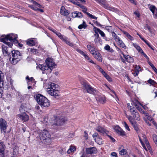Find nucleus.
Masks as SVG:
<instances>
[{
    "mask_svg": "<svg viewBox=\"0 0 157 157\" xmlns=\"http://www.w3.org/2000/svg\"><path fill=\"white\" fill-rule=\"evenodd\" d=\"M31 2L33 3L34 5H35L36 6L40 7V5L38 3L36 2H35L34 1L32 0Z\"/></svg>",
    "mask_w": 157,
    "mask_h": 157,
    "instance_id": "nucleus-50",
    "label": "nucleus"
},
{
    "mask_svg": "<svg viewBox=\"0 0 157 157\" xmlns=\"http://www.w3.org/2000/svg\"><path fill=\"white\" fill-rule=\"evenodd\" d=\"M106 29L109 32H111V33L112 32H113V29L111 26L106 27Z\"/></svg>",
    "mask_w": 157,
    "mask_h": 157,
    "instance_id": "nucleus-49",
    "label": "nucleus"
},
{
    "mask_svg": "<svg viewBox=\"0 0 157 157\" xmlns=\"http://www.w3.org/2000/svg\"><path fill=\"white\" fill-rule=\"evenodd\" d=\"M132 103L134 105L140 112H141L143 110V109L139 106V105H141V104L138 101L135 100L132 102Z\"/></svg>",
    "mask_w": 157,
    "mask_h": 157,
    "instance_id": "nucleus-18",
    "label": "nucleus"
},
{
    "mask_svg": "<svg viewBox=\"0 0 157 157\" xmlns=\"http://www.w3.org/2000/svg\"><path fill=\"white\" fill-rule=\"evenodd\" d=\"M118 44L121 47H122L124 48H126V46L123 43L122 40H120L119 41H118L117 42Z\"/></svg>",
    "mask_w": 157,
    "mask_h": 157,
    "instance_id": "nucleus-34",
    "label": "nucleus"
},
{
    "mask_svg": "<svg viewBox=\"0 0 157 157\" xmlns=\"http://www.w3.org/2000/svg\"><path fill=\"white\" fill-rule=\"evenodd\" d=\"M130 107L131 108L130 109V110L132 115L133 116H133L135 115V113H134L138 112L135 109L134 107H132L131 106H130Z\"/></svg>",
    "mask_w": 157,
    "mask_h": 157,
    "instance_id": "nucleus-35",
    "label": "nucleus"
},
{
    "mask_svg": "<svg viewBox=\"0 0 157 157\" xmlns=\"http://www.w3.org/2000/svg\"><path fill=\"white\" fill-rule=\"evenodd\" d=\"M124 57L126 60L127 62L130 63H132L134 61V59L132 57L128 55H123Z\"/></svg>",
    "mask_w": 157,
    "mask_h": 157,
    "instance_id": "nucleus-20",
    "label": "nucleus"
},
{
    "mask_svg": "<svg viewBox=\"0 0 157 157\" xmlns=\"http://www.w3.org/2000/svg\"><path fill=\"white\" fill-rule=\"evenodd\" d=\"M95 34H94L95 38L94 41L95 43H97L99 42L100 38L99 37L98 34L96 32H95Z\"/></svg>",
    "mask_w": 157,
    "mask_h": 157,
    "instance_id": "nucleus-28",
    "label": "nucleus"
},
{
    "mask_svg": "<svg viewBox=\"0 0 157 157\" xmlns=\"http://www.w3.org/2000/svg\"><path fill=\"white\" fill-rule=\"evenodd\" d=\"M145 116L146 119L149 120L150 121H151L153 120V118L151 117L149 114L147 113H145Z\"/></svg>",
    "mask_w": 157,
    "mask_h": 157,
    "instance_id": "nucleus-45",
    "label": "nucleus"
},
{
    "mask_svg": "<svg viewBox=\"0 0 157 157\" xmlns=\"http://www.w3.org/2000/svg\"><path fill=\"white\" fill-rule=\"evenodd\" d=\"M56 86L54 83L50 82L49 83L48 87L47 89L48 93L55 98L58 96L59 94V90L56 89Z\"/></svg>",
    "mask_w": 157,
    "mask_h": 157,
    "instance_id": "nucleus-6",
    "label": "nucleus"
},
{
    "mask_svg": "<svg viewBox=\"0 0 157 157\" xmlns=\"http://www.w3.org/2000/svg\"><path fill=\"white\" fill-rule=\"evenodd\" d=\"M82 11L84 13H86V14L89 16L91 18L95 19H97V17H96L95 16H94L92 15L91 14H90L89 13L86 12L87 11V9L86 8H83V9H82Z\"/></svg>",
    "mask_w": 157,
    "mask_h": 157,
    "instance_id": "nucleus-21",
    "label": "nucleus"
},
{
    "mask_svg": "<svg viewBox=\"0 0 157 157\" xmlns=\"http://www.w3.org/2000/svg\"><path fill=\"white\" fill-rule=\"evenodd\" d=\"M149 9L152 13L157 10L155 7L153 5H151L149 7Z\"/></svg>",
    "mask_w": 157,
    "mask_h": 157,
    "instance_id": "nucleus-39",
    "label": "nucleus"
},
{
    "mask_svg": "<svg viewBox=\"0 0 157 157\" xmlns=\"http://www.w3.org/2000/svg\"><path fill=\"white\" fill-rule=\"evenodd\" d=\"M148 63L151 66V67L153 69L155 67L154 65L149 61H148Z\"/></svg>",
    "mask_w": 157,
    "mask_h": 157,
    "instance_id": "nucleus-63",
    "label": "nucleus"
},
{
    "mask_svg": "<svg viewBox=\"0 0 157 157\" xmlns=\"http://www.w3.org/2000/svg\"><path fill=\"white\" fill-rule=\"evenodd\" d=\"M106 135L108 136L109 138L110 139L113 141V142H115V139L113 138L111 136H109V135H108L107 134H106Z\"/></svg>",
    "mask_w": 157,
    "mask_h": 157,
    "instance_id": "nucleus-60",
    "label": "nucleus"
},
{
    "mask_svg": "<svg viewBox=\"0 0 157 157\" xmlns=\"http://www.w3.org/2000/svg\"><path fill=\"white\" fill-rule=\"evenodd\" d=\"M144 41L152 50H154V49L153 48V46L151 45L147 40H145Z\"/></svg>",
    "mask_w": 157,
    "mask_h": 157,
    "instance_id": "nucleus-48",
    "label": "nucleus"
},
{
    "mask_svg": "<svg viewBox=\"0 0 157 157\" xmlns=\"http://www.w3.org/2000/svg\"><path fill=\"white\" fill-rule=\"evenodd\" d=\"M112 35L114 39L116 40L117 42L120 40H121L120 38L114 32H112Z\"/></svg>",
    "mask_w": 157,
    "mask_h": 157,
    "instance_id": "nucleus-32",
    "label": "nucleus"
},
{
    "mask_svg": "<svg viewBox=\"0 0 157 157\" xmlns=\"http://www.w3.org/2000/svg\"><path fill=\"white\" fill-rule=\"evenodd\" d=\"M3 74L2 71H0V88H1L3 86Z\"/></svg>",
    "mask_w": 157,
    "mask_h": 157,
    "instance_id": "nucleus-26",
    "label": "nucleus"
},
{
    "mask_svg": "<svg viewBox=\"0 0 157 157\" xmlns=\"http://www.w3.org/2000/svg\"><path fill=\"white\" fill-rule=\"evenodd\" d=\"M84 137L85 140H86L88 139V135L86 131L84 132Z\"/></svg>",
    "mask_w": 157,
    "mask_h": 157,
    "instance_id": "nucleus-53",
    "label": "nucleus"
},
{
    "mask_svg": "<svg viewBox=\"0 0 157 157\" xmlns=\"http://www.w3.org/2000/svg\"><path fill=\"white\" fill-rule=\"evenodd\" d=\"M71 15L72 17L73 18H82L83 17L82 13L81 12L77 11H75L72 13Z\"/></svg>",
    "mask_w": 157,
    "mask_h": 157,
    "instance_id": "nucleus-15",
    "label": "nucleus"
},
{
    "mask_svg": "<svg viewBox=\"0 0 157 157\" xmlns=\"http://www.w3.org/2000/svg\"><path fill=\"white\" fill-rule=\"evenodd\" d=\"M8 126L6 120L2 118L0 119V129L2 133L5 134Z\"/></svg>",
    "mask_w": 157,
    "mask_h": 157,
    "instance_id": "nucleus-8",
    "label": "nucleus"
},
{
    "mask_svg": "<svg viewBox=\"0 0 157 157\" xmlns=\"http://www.w3.org/2000/svg\"><path fill=\"white\" fill-rule=\"evenodd\" d=\"M65 122V119L63 117H54L53 124L57 126H61Z\"/></svg>",
    "mask_w": 157,
    "mask_h": 157,
    "instance_id": "nucleus-9",
    "label": "nucleus"
},
{
    "mask_svg": "<svg viewBox=\"0 0 157 157\" xmlns=\"http://www.w3.org/2000/svg\"><path fill=\"white\" fill-rule=\"evenodd\" d=\"M17 34H11L6 36L4 39H1V41L8 45L11 47L13 45L12 42L16 43L17 42Z\"/></svg>",
    "mask_w": 157,
    "mask_h": 157,
    "instance_id": "nucleus-2",
    "label": "nucleus"
},
{
    "mask_svg": "<svg viewBox=\"0 0 157 157\" xmlns=\"http://www.w3.org/2000/svg\"><path fill=\"white\" fill-rule=\"evenodd\" d=\"M126 117L128 119L131 124H132L135 122L134 121V119L133 118V117H132V116H128L127 115H126Z\"/></svg>",
    "mask_w": 157,
    "mask_h": 157,
    "instance_id": "nucleus-38",
    "label": "nucleus"
},
{
    "mask_svg": "<svg viewBox=\"0 0 157 157\" xmlns=\"http://www.w3.org/2000/svg\"><path fill=\"white\" fill-rule=\"evenodd\" d=\"M60 13L61 14L65 16L68 15L69 14L68 11L66 10L64 6L61 7Z\"/></svg>",
    "mask_w": 157,
    "mask_h": 157,
    "instance_id": "nucleus-19",
    "label": "nucleus"
},
{
    "mask_svg": "<svg viewBox=\"0 0 157 157\" xmlns=\"http://www.w3.org/2000/svg\"><path fill=\"white\" fill-rule=\"evenodd\" d=\"M95 67L105 77L108 74L99 65H96Z\"/></svg>",
    "mask_w": 157,
    "mask_h": 157,
    "instance_id": "nucleus-24",
    "label": "nucleus"
},
{
    "mask_svg": "<svg viewBox=\"0 0 157 157\" xmlns=\"http://www.w3.org/2000/svg\"><path fill=\"white\" fill-rule=\"evenodd\" d=\"M104 48L105 50L108 51H109L110 50V47L109 45H107L105 46V47Z\"/></svg>",
    "mask_w": 157,
    "mask_h": 157,
    "instance_id": "nucleus-59",
    "label": "nucleus"
},
{
    "mask_svg": "<svg viewBox=\"0 0 157 157\" xmlns=\"http://www.w3.org/2000/svg\"><path fill=\"white\" fill-rule=\"evenodd\" d=\"M36 99L38 104L42 107H48L50 105L49 100L42 95L38 94L36 95Z\"/></svg>",
    "mask_w": 157,
    "mask_h": 157,
    "instance_id": "nucleus-5",
    "label": "nucleus"
},
{
    "mask_svg": "<svg viewBox=\"0 0 157 157\" xmlns=\"http://www.w3.org/2000/svg\"><path fill=\"white\" fill-rule=\"evenodd\" d=\"M154 17L155 18H157V10L153 13Z\"/></svg>",
    "mask_w": 157,
    "mask_h": 157,
    "instance_id": "nucleus-58",
    "label": "nucleus"
},
{
    "mask_svg": "<svg viewBox=\"0 0 157 157\" xmlns=\"http://www.w3.org/2000/svg\"><path fill=\"white\" fill-rule=\"evenodd\" d=\"M26 44L27 45L30 46H34L35 44V42L32 38L28 39L26 41Z\"/></svg>",
    "mask_w": 157,
    "mask_h": 157,
    "instance_id": "nucleus-23",
    "label": "nucleus"
},
{
    "mask_svg": "<svg viewBox=\"0 0 157 157\" xmlns=\"http://www.w3.org/2000/svg\"><path fill=\"white\" fill-rule=\"evenodd\" d=\"M113 128L115 131L119 135L121 136H124L125 135V132L119 126H114Z\"/></svg>",
    "mask_w": 157,
    "mask_h": 157,
    "instance_id": "nucleus-12",
    "label": "nucleus"
},
{
    "mask_svg": "<svg viewBox=\"0 0 157 157\" xmlns=\"http://www.w3.org/2000/svg\"><path fill=\"white\" fill-rule=\"evenodd\" d=\"M135 70L136 71H138V72H139V71L140 70V67L137 65H136L135 67Z\"/></svg>",
    "mask_w": 157,
    "mask_h": 157,
    "instance_id": "nucleus-52",
    "label": "nucleus"
},
{
    "mask_svg": "<svg viewBox=\"0 0 157 157\" xmlns=\"http://www.w3.org/2000/svg\"><path fill=\"white\" fill-rule=\"evenodd\" d=\"M17 116L23 121L25 122L29 119V117L25 113L17 115Z\"/></svg>",
    "mask_w": 157,
    "mask_h": 157,
    "instance_id": "nucleus-14",
    "label": "nucleus"
},
{
    "mask_svg": "<svg viewBox=\"0 0 157 157\" xmlns=\"http://www.w3.org/2000/svg\"><path fill=\"white\" fill-rule=\"evenodd\" d=\"M30 51L34 54H35L36 53V50L35 49L31 48Z\"/></svg>",
    "mask_w": 157,
    "mask_h": 157,
    "instance_id": "nucleus-56",
    "label": "nucleus"
},
{
    "mask_svg": "<svg viewBox=\"0 0 157 157\" xmlns=\"http://www.w3.org/2000/svg\"><path fill=\"white\" fill-rule=\"evenodd\" d=\"M136 49L139 52L141 53L143 51L140 46H138L137 48H136Z\"/></svg>",
    "mask_w": 157,
    "mask_h": 157,
    "instance_id": "nucleus-55",
    "label": "nucleus"
},
{
    "mask_svg": "<svg viewBox=\"0 0 157 157\" xmlns=\"http://www.w3.org/2000/svg\"><path fill=\"white\" fill-rule=\"evenodd\" d=\"M99 136H98V133H95L93 135V137L94 140H95V139H96L97 137Z\"/></svg>",
    "mask_w": 157,
    "mask_h": 157,
    "instance_id": "nucleus-54",
    "label": "nucleus"
},
{
    "mask_svg": "<svg viewBox=\"0 0 157 157\" xmlns=\"http://www.w3.org/2000/svg\"><path fill=\"white\" fill-rule=\"evenodd\" d=\"M123 124L126 129L128 131H130V129L129 128L126 122H124L123 123Z\"/></svg>",
    "mask_w": 157,
    "mask_h": 157,
    "instance_id": "nucleus-47",
    "label": "nucleus"
},
{
    "mask_svg": "<svg viewBox=\"0 0 157 157\" xmlns=\"http://www.w3.org/2000/svg\"><path fill=\"white\" fill-rule=\"evenodd\" d=\"M59 153L61 154H63L65 153L66 150L63 148H60L59 150Z\"/></svg>",
    "mask_w": 157,
    "mask_h": 157,
    "instance_id": "nucleus-44",
    "label": "nucleus"
},
{
    "mask_svg": "<svg viewBox=\"0 0 157 157\" xmlns=\"http://www.w3.org/2000/svg\"><path fill=\"white\" fill-rule=\"evenodd\" d=\"M39 137L41 142L45 144H48L51 142V136L48 132L44 129L39 134Z\"/></svg>",
    "mask_w": 157,
    "mask_h": 157,
    "instance_id": "nucleus-3",
    "label": "nucleus"
},
{
    "mask_svg": "<svg viewBox=\"0 0 157 157\" xmlns=\"http://www.w3.org/2000/svg\"><path fill=\"white\" fill-rule=\"evenodd\" d=\"M153 139L157 147V136L155 134L153 135Z\"/></svg>",
    "mask_w": 157,
    "mask_h": 157,
    "instance_id": "nucleus-42",
    "label": "nucleus"
},
{
    "mask_svg": "<svg viewBox=\"0 0 157 157\" xmlns=\"http://www.w3.org/2000/svg\"><path fill=\"white\" fill-rule=\"evenodd\" d=\"M11 47H8L4 45H3L2 47V51L3 54L5 56H8L12 52V51Z\"/></svg>",
    "mask_w": 157,
    "mask_h": 157,
    "instance_id": "nucleus-11",
    "label": "nucleus"
},
{
    "mask_svg": "<svg viewBox=\"0 0 157 157\" xmlns=\"http://www.w3.org/2000/svg\"><path fill=\"white\" fill-rule=\"evenodd\" d=\"M76 150V148L75 146L71 145L70 148L67 151V152L68 154H70L71 152H74Z\"/></svg>",
    "mask_w": 157,
    "mask_h": 157,
    "instance_id": "nucleus-27",
    "label": "nucleus"
},
{
    "mask_svg": "<svg viewBox=\"0 0 157 157\" xmlns=\"http://www.w3.org/2000/svg\"><path fill=\"white\" fill-rule=\"evenodd\" d=\"M105 78L109 81H112V79L109 75H107Z\"/></svg>",
    "mask_w": 157,
    "mask_h": 157,
    "instance_id": "nucleus-57",
    "label": "nucleus"
},
{
    "mask_svg": "<svg viewBox=\"0 0 157 157\" xmlns=\"http://www.w3.org/2000/svg\"><path fill=\"white\" fill-rule=\"evenodd\" d=\"M87 47L89 52L92 54H94V52H96L95 48L94 47L92 46L90 44L87 45Z\"/></svg>",
    "mask_w": 157,
    "mask_h": 157,
    "instance_id": "nucleus-25",
    "label": "nucleus"
},
{
    "mask_svg": "<svg viewBox=\"0 0 157 157\" xmlns=\"http://www.w3.org/2000/svg\"><path fill=\"white\" fill-rule=\"evenodd\" d=\"M4 150V144L2 142L0 143V153L3 154Z\"/></svg>",
    "mask_w": 157,
    "mask_h": 157,
    "instance_id": "nucleus-33",
    "label": "nucleus"
},
{
    "mask_svg": "<svg viewBox=\"0 0 157 157\" xmlns=\"http://www.w3.org/2000/svg\"><path fill=\"white\" fill-rule=\"evenodd\" d=\"M12 56L9 58L10 63L15 65L22 59L21 53L18 51L13 50L12 52Z\"/></svg>",
    "mask_w": 157,
    "mask_h": 157,
    "instance_id": "nucleus-4",
    "label": "nucleus"
},
{
    "mask_svg": "<svg viewBox=\"0 0 157 157\" xmlns=\"http://www.w3.org/2000/svg\"><path fill=\"white\" fill-rule=\"evenodd\" d=\"M96 129L98 132L103 134H107L109 132L108 131L100 126L97 127Z\"/></svg>",
    "mask_w": 157,
    "mask_h": 157,
    "instance_id": "nucleus-17",
    "label": "nucleus"
},
{
    "mask_svg": "<svg viewBox=\"0 0 157 157\" xmlns=\"http://www.w3.org/2000/svg\"><path fill=\"white\" fill-rule=\"evenodd\" d=\"M111 155L112 157H117V153L115 152H112L111 153Z\"/></svg>",
    "mask_w": 157,
    "mask_h": 157,
    "instance_id": "nucleus-61",
    "label": "nucleus"
},
{
    "mask_svg": "<svg viewBox=\"0 0 157 157\" xmlns=\"http://www.w3.org/2000/svg\"><path fill=\"white\" fill-rule=\"evenodd\" d=\"M119 153L121 155H124L126 153V151L124 149H122L119 151Z\"/></svg>",
    "mask_w": 157,
    "mask_h": 157,
    "instance_id": "nucleus-43",
    "label": "nucleus"
},
{
    "mask_svg": "<svg viewBox=\"0 0 157 157\" xmlns=\"http://www.w3.org/2000/svg\"><path fill=\"white\" fill-rule=\"evenodd\" d=\"M95 1L102 4L103 5L105 4V0H95Z\"/></svg>",
    "mask_w": 157,
    "mask_h": 157,
    "instance_id": "nucleus-51",
    "label": "nucleus"
},
{
    "mask_svg": "<svg viewBox=\"0 0 157 157\" xmlns=\"http://www.w3.org/2000/svg\"><path fill=\"white\" fill-rule=\"evenodd\" d=\"M80 81L81 84L83 86L84 90H86L87 93L94 95L96 94V90L88 84L86 80L81 78Z\"/></svg>",
    "mask_w": 157,
    "mask_h": 157,
    "instance_id": "nucleus-7",
    "label": "nucleus"
},
{
    "mask_svg": "<svg viewBox=\"0 0 157 157\" xmlns=\"http://www.w3.org/2000/svg\"><path fill=\"white\" fill-rule=\"evenodd\" d=\"M145 144H146V145L147 146V147L149 151H150V150H151V146L150 145L148 141L146 139L145 140H144Z\"/></svg>",
    "mask_w": 157,
    "mask_h": 157,
    "instance_id": "nucleus-37",
    "label": "nucleus"
},
{
    "mask_svg": "<svg viewBox=\"0 0 157 157\" xmlns=\"http://www.w3.org/2000/svg\"><path fill=\"white\" fill-rule=\"evenodd\" d=\"M131 124L136 131H137L139 130V128L136 122H134Z\"/></svg>",
    "mask_w": 157,
    "mask_h": 157,
    "instance_id": "nucleus-40",
    "label": "nucleus"
},
{
    "mask_svg": "<svg viewBox=\"0 0 157 157\" xmlns=\"http://www.w3.org/2000/svg\"><path fill=\"white\" fill-rule=\"evenodd\" d=\"M145 57L147 60L149 59V58L147 56V55L143 51L141 53Z\"/></svg>",
    "mask_w": 157,
    "mask_h": 157,
    "instance_id": "nucleus-64",
    "label": "nucleus"
},
{
    "mask_svg": "<svg viewBox=\"0 0 157 157\" xmlns=\"http://www.w3.org/2000/svg\"><path fill=\"white\" fill-rule=\"evenodd\" d=\"M82 55L84 56L86 59L88 60L89 62L91 63L95 64V63L90 58L83 52H81L80 53Z\"/></svg>",
    "mask_w": 157,
    "mask_h": 157,
    "instance_id": "nucleus-22",
    "label": "nucleus"
},
{
    "mask_svg": "<svg viewBox=\"0 0 157 157\" xmlns=\"http://www.w3.org/2000/svg\"><path fill=\"white\" fill-rule=\"evenodd\" d=\"M87 26V25H86L85 22L83 21L82 24L79 25L78 26V28L79 29H82L83 28L85 29Z\"/></svg>",
    "mask_w": 157,
    "mask_h": 157,
    "instance_id": "nucleus-31",
    "label": "nucleus"
},
{
    "mask_svg": "<svg viewBox=\"0 0 157 157\" xmlns=\"http://www.w3.org/2000/svg\"><path fill=\"white\" fill-rule=\"evenodd\" d=\"M96 100L97 101H98L100 102L103 103L105 101V98L104 97H96Z\"/></svg>",
    "mask_w": 157,
    "mask_h": 157,
    "instance_id": "nucleus-29",
    "label": "nucleus"
},
{
    "mask_svg": "<svg viewBox=\"0 0 157 157\" xmlns=\"http://www.w3.org/2000/svg\"><path fill=\"white\" fill-rule=\"evenodd\" d=\"M46 64H39L37 66L36 68L37 69L41 70L43 71L42 73L44 74V71H47L49 69V72L51 73L52 69L55 68L56 64L53 61L52 58H48L45 60Z\"/></svg>",
    "mask_w": 157,
    "mask_h": 157,
    "instance_id": "nucleus-1",
    "label": "nucleus"
},
{
    "mask_svg": "<svg viewBox=\"0 0 157 157\" xmlns=\"http://www.w3.org/2000/svg\"><path fill=\"white\" fill-rule=\"evenodd\" d=\"M148 83L152 85H155L156 83L155 81L151 79L148 81Z\"/></svg>",
    "mask_w": 157,
    "mask_h": 157,
    "instance_id": "nucleus-46",
    "label": "nucleus"
},
{
    "mask_svg": "<svg viewBox=\"0 0 157 157\" xmlns=\"http://www.w3.org/2000/svg\"><path fill=\"white\" fill-rule=\"evenodd\" d=\"M97 31L101 35V36L102 37H104L105 36V34L104 33V32L101 30L100 29H99L97 28L96 29V32Z\"/></svg>",
    "mask_w": 157,
    "mask_h": 157,
    "instance_id": "nucleus-41",
    "label": "nucleus"
},
{
    "mask_svg": "<svg viewBox=\"0 0 157 157\" xmlns=\"http://www.w3.org/2000/svg\"><path fill=\"white\" fill-rule=\"evenodd\" d=\"M99 145L103 144L102 140L99 136L97 137L94 140Z\"/></svg>",
    "mask_w": 157,
    "mask_h": 157,
    "instance_id": "nucleus-30",
    "label": "nucleus"
},
{
    "mask_svg": "<svg viewBox=\"0 0 157 157\" xmlns=\"http://www.w3.org/2000/svg\"><path fill=\"white\" fill-rule=\"evenodd\" d=\"M135 114V115L133 116V118L134 119L138 121H139L140 120V118L139 114L138 112H135L134 113Z\"/></svg>",
    "mask_w": 157,
    "mask_h": 157,
    "instance_id": "nucleus-36",
    "label": "nucleus"
},
{
    "mask_svg": "<svg viewBox=\"0 0 157 157\" xmlns=\"http://www.w3.org/2000/svg\"><path fill=\"white\" fill-rule=\"evenodd\" d=\"M56 35L62 40L65 41V43L69 46L74 48L76 47L75 44L70 42L69 40H67L66 38L65 37H63L60 33H59L58 34H57Z\"/></svg>",
    "mask_w": 157,
    "mask_h": 157,
    "instance_id": "nucleus-10",
    "label": "nucleus"
},
{
    "mask_svg": "<svg viewBox=\"0 0 157 157\" xmlns=\"http://www.w3.org/2000/svg\"><path fill=\"white\" fill-rule=\"evenodd\" d=\"M134 13L136 15V16L137 17H140V13L138 12L135 11V12H134Z\"/></svg>",
    "mask_w": 157,
    "mask_h": 157,
    "instance_id": "nucleus-62",
    "label": "nucleus"
},
{
    "mask_svg": "<svg viewBox=\"0 0 157 157\" xmlns=\"http://www.w3.org/2000/svg\"><path fill=\"white\" fill-rule=\"evenodd\" d=\"M94 57L99 61H102V58L101 55L98 51H96L93 54Z\"/></svg>",
    "mask_w": 157,
    "mask_h": 157,
    "instance_id": "nucleus-16",
    "label": "nucleus"
},
{
    "mask_svg": "<svg viewBox=\"0 0 157 157\" xmlns=\"http://www.w3.org/2000/svg\"><path fill=\"white\" fill-rule=\"evenodd\" d=\"M86 153L87 154H92L97 152V149L95 147L86 148Z\"/></svg>",
    "mask_w": 157,
    "mask_h": 157,
    "instance_id": "nucleus-13",
    "label": "nucleus"
}]
</instances>
